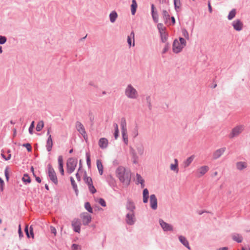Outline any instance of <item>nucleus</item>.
<instances>
[{
    "mask_svg": "<svg viewBox=\"0 0 250 250\" xmlns=\"http://www.w3.org/2000/svg\"><path fill=\"white\" fill-rule=\"evenodd\" d=\"M116 175L120 181L128 187L130 183L131 173L129 170H126L123 166H119L116 170Z\"/></svg>",
    "mask_w": 250,
    "mask_h": 250,
    "instance_id": "f257e3e1",
    "label": "nucleus"
},
{
    "mask_svg": "<svg viewBox=\"0 0 250 250\" xmlns=\"http://www.w3.org/2000/svg\"><path fill=\"white\" fill-rule=\"evenodd\" d=\"M78 163L77 159L75 158H69L66 162L67 172L71 174L73 172L77 167Z\"/></svg>",
    "mask_w": 250,
    "mask_h": 250,
    "instance_id": "f03ea898",
    "label": "nucleus"
},
{
    "mask_svg": "<svg viewBox=\"0 0 250 250\" xmlns=\"http://www.w3.org/2000/svg\"><path fill=\"white\" fill-rule=\"evenodd\" d=\"M47 175L50 181L55 185L58 184V180L56 172L50 164L47 165Z\"/></svg>",
    "mask_w": 250,
    "mask_h": 250,
    "instance_id": "7ed1b4c3",
    "label": "nucleus"
},
{
    "mask_svg": "<svg viewBox=\"0 0 250 250\" xmlns=\"http://www.w3.org/2000/svg\"><path fill=\"white\" fill-rule=\"evenodd\" d=\"M125 95L129 98L135 99L138 96V92L131 84L127 85L125 90Z\"/></svg>",
    "mask_w": 250,
    "mask_h": 250,
    "instance_id": "20e7f679",
    "label": "nucleus"
},
{
    "mask_svg": "<svg viewBox=\"0 0 250 250\" xmlns=\"http://www.w3.org/2000/svg\"><path fill=\"white\" fill-rule=\"evenodd\" d=\"M244 129V126L243 125H238L232 128L231 132L229 135V137L230 139H232L234 137L238 136Z\"/></svg>",
    "mask_w": 250,
    "mask_h": 250,
    "instance_id": "39448f33",
    "label": "nucleus"
},
{
    "mask_svg": "<svg viewBox=\"0 0 250 250\" xmlns=\"http://www.w3.org/2000/svg\"><path fill=\"white\" fill-rule=\"evenodd\" d=\"M76 127L78 131L83 136L84 139L86 141L87 140V135L83 125L81 122L77 121L76 123Z\"/></svg>",
    "mask_w": 250,
    "mask_h": 250,
    "instance_id": "423d86ee",
    "label": "nucleus"
},
{
    "mask_svg": "<svg viewBox=\"0 0 250 250\" xmlns=\"http://www.w3.org/2000/svg\"><path fill=\"white\" fill-rule=\"evenodd\" d=\"M50 127H49L47 129V136H48V138L46 141V148L48 152H50L53 146V140L52 139L51 135L50 134Z\"/></svg>",
    "mask_w": 250,
    "mask_h": 250,
    "instance_id": "0eeeda50",
    "label": "nucleus"
},
{
    "mask_svg": "<svg viewBox=\"0 0 250 250\" xmlns=\"http://www.w3.org/2000/svg\"><path fill=\"white\" fill-rule=\"evenodd\" d=\"M81 222L79 219L74 218L71 222L73 230L76 232L79 233L81 230Z\"/></svg>",
    "mask_w": 250,
    "mask_h": 250,
    "instance_id": "6e6552de",
    "label": "nucleus"
},
{
    "mask_svg": "<svg viewBox=\"0 0 250 250\" xmlns=\"http://www.w3.org/2000/svg\"><path fill=\"white\" fill-rule=\"evenodd\" d=\"M159 222L164 231H172L173 230L172 226L165 222L163 219H159Z\"/></svg>",
    "mask_w": 250,
    "mask_h": 250,
    "instance_id": "1a4fd4ad",
    "label": "nucleus"
},
{
    "mask_svg": "<svg viewBox=\"0 0 250 250\" xmlns=\"http://www.w3.org/2000/svg\"><path fill=\"white\" fill-rule=\"evenodd\" d=\"M125 221L129 225H134L136 221L135 212H128L125 216Z\"/></svg>",
    "mask_w": 250,
    "mask_h": 250,
    "instance_id": "9d476101",
    "label": "nucleus"
},
{
    "mask_svg": "<svg viewBox=\"0 0 250 250\" xmlns=\"http://www.w3.org/2000/svg\"><path fill=\"white\" fill-rule=\"evenodd\" d=\"M184 46L182 45L177 39L174 40L172 45V50L175 53L180 52Z\"/></svg>",
    "mask_w": 250,
    "mask_h": 250,
    "instance_id": "9b49d317",
    "label": "nucleus"
},
{
    "mask_svg": "<svg viewBox=\"0 0 250 250\" xmlns=\"http://www.w3.org/2000/svg\"><path fill=\"white\" fill-rule=\"evenodd\" d=\"M81 217L83 220V224L84 226L88 225L91 221V216L87 212L82 213Z\"/></svg>",
    "mask_w": 250,
    "mask_h": 250,
    "instance_id": "f8f14e48",
    "label": "nucleus"
},
{
    "mask_svg": "<svg viewBox=\"0 0 250 250\" xmlns=\"http://www.w3.org/2000/svg\"><path fill=\"white\" fill-rule=\"evenodd\" d=\"M151 14L154 22L155 23H158L159 21L158 14L153 3L151 4Z\"/></svg>",
    "mask_w": 250,
    "mask_h": 250,
    "instance_id": "ddd939ff",
    "label": "nucleus"
},
{
    "mask_svg": "<svg viewBox=\"0 0 250 250\" xmlns=\"http://www.w3.org/2000/svg\"><path fill=\"white\" fill-rule=\"evenodd\" d=\"M233 28L237 31H240L243 29V23L239 19L234 21L232 23Z\"/></svg>",
    "mask_w": 250,
    "mask_h": 250,
    "instance_id": "4468645a",
    "label": "nucleus"
},
{
    "mask_svg": "<svg viewBox=\"0 0 250 250\" xmlns=\"http://www.w3.org/2000/svg\"><path fill=\"white\" fill-rule=\"evenodd\" d=\"M150 206L153 210L157 208V199L155 194H151L150 196Z\"/></svg>",
    "mask_w": 250,
    "mask_h": 250,
    "instance_id": "2eb2a0df",
    "label": "nucleus"
},
{
    "mask_svg": "<svg viewBox=\"0 0 250 250\" xmlns=\"http://www.w3.org/2000/svg\"><path fill=\"white\" fill-rule=\"evenodd\" d=\"M126 209L129 211L128 212H135V206L134 202L130 199H127L126 206Z\"/></svg>",
    "mask_w": 250,
    "mask_h": 250,
    "instance_id": "dca6fc26",
    "label": "nucleus"
},
{
    "mask_svg": "<svg viewBox=\"0 0 250 250\" xmlns=\"http://www.w3.org/2000/svg\"><path fill=\"white\" fill-rule=\"evenodd\" d=\"M209 167L207 166H204L201 167L197 169V176L198 177H200L203 175H205L209 170Z\"/></svg>",
    "mask_w": 250,
    "mask_h": 250,
    "instance_id": "f3484780",
    "label": "nucleus"
},
{
    "mask_svg": "<svg viewBox=\"0 0 250 250\" xmlns=\"http://www.w3.org/2000/svg\"><path fill=\"white\" fill-rule=\"evenodd\" d=\"M226 147H222L218 149H217L214 152L213 154V158L214 159H217L219 158L225 151Z\"/></svg>",
    "mask_w": 250,
    "mask_h": 250,
    "instance_id": "a211bd4d",
    "label": "nucleus"
},
{
    "mask_svg": "<svg viewBox=\"0 0 250 250\" xmlns=\"http://www.w3.org/2000/svg\"><path fill=\"white\" fill-rule=\"evenodd\" d=\"M179 241L187 248L188 250H190V247L189 246V243L187 238L182 235H180L178 237Z\"/></svg>",
    "mask_w": 250,
    "mask_h": 250,
    "instance_id": "6ab92c4d",
    "label": "nucleus"
},
{
    "mask_svg": "<svg viewBox=\"0 0 250 250\" xmlns=\"http://www.w3.org/2000/svg\"><path fill=\"white\" fill-rule=\"evenodd\" d=\"M231 238L233 241L238 243H241L243 239V236L241 234L237 233H232Z\"/></svg>",
    "mask_w": 250,
    "mask_h": 250,
    "instance_id": "aec40b11",
    "label": "nucleus"
},
{
    "mask_svg": "<svg viewBox=\"0 0 250 250\" xmlns=\"http://www.w3.org/2000/svg\"><path fill=\"white\" fill-rule=\"evenodd\" d=\"M99 146L102 148L104 149L107 147L108 140L105 138H102L99 141Z\"/></svg>",
    "mask_w": 250,
    "mask_h": 250,
    "instance_id": "412c9836",
    "label": "nucleus"
},
{
    "mask_svg": "<svg viewBox=\"0 0 250 250\" xmlns=\"http://www.w3.org/2000/svg\"><path fill=\"white\" fill-rule=\"evenodd\" d=\"M29 229H30V232H29V230H28V226H26L25 227L24 231L25 232V234L28 238H30V237H31L32 238H34V235L33 228L32 226H31L30 227Z\"/></svg>",
    "mask_w": 250,
    "mask_h": 250,
    "instance_id": "4be33fe9",
    "label": "nucleus"
},
{
    "mask_svg": "<svg viewBox=\"0 0 250 250\" xmlns=\"http://www.w3.org/2000/svg\"><path fill=\"white\" fill-rule=\"evenodd\" d=\"M130 153L132 155V162L134 164L138 163V157L135 151V150L131 147L130 149Z\"/></svg>",
    "mask_w": 250,
    "mask_h": 250,
    "instance_id": "5701e85b",
    "label": "nucleus"
},
{
    "mask_svg": "<svg viewBox=\"0 0 250 250\" xmlns=\"http://www.w3.org/2000/svg\"><path fill=\"white\" fill-rule=\"evenodd\" d=\"M161 41L163 43L167 42V40L168 37V34L166 32V31L160 33Z\"/></svg>",
    "mask_w": 250,
    "mask_h": 250,
    "instance_id": "b1692460",
    "label": "nucleus"
},
{
    "mask_svg": "<svg viewBox=\"0 0 250 250\" xmlns=\"http://www.w3.org/2000/svg\"><path fill=\"white\" fill-rule=\"evenodd\" d=\"M236 168L240 170H242L247 167V164L245 162H238L236 164Z\"/></svg>",
    "mask_w": 250,
    "mask_h": 250,
    "instance_id": "393cba45",
    "label": "nucleus"
},
{
    "mask_svg": "<svg viewBox=\"0 0 250 250\" xmlns=\"http://www.w3.org/2000/svg\"><path fill=\"white\" fill-rule=\"evenodd\" d=\"M195 158V156L194 155H191V156L188 158L186 160H185L184 162V167H188L191 163L193 161Z\"/></svg>",
    "mask_w": 250,
    "mask_h": 250,
    "instance_id": "a878e982",
    "label": "nucleus"
},
{
    "mask_svg": "<svg viewBox=\"0 0 250 250\" xmlns=\"http://www.w3.org/2000/svg\"><path fill=\"white\" fill-rule=\"evenodd\" d=\"M120 126L121 128V131H127L126 123L125 118L122 117L121 119Z\"/></svg>",
    "mask_w": 250,
    "mask_h": 250,
    "instance_id": "bb28decb",
    "label": "nucleus"
},
{
    "mask_svg": "<svg viewBox=\"0 0 250 250\" xmlns=\"http://www.w3.org/2000/svg\"><path fill=\"white\" fill-rule=\"evenodd\" d=\"M118 17V14L115 11H112L109 14L110 21L112 23H114Z\"/></svg>",
    "mask_w": 250,
    "mask_h": 250,
    "instance_id": "cd10ccee",
    "label": "nucleus"
},
{
    "mask_svg": "<svg viewBox=\"0 0 250 250\" xmlns=\"http://www.w3.org/2000/svg\"><path fill=\"white\" fill-rule=\"evenodd\" d=\"M174 6L175 10L178 12L180 10V8L182 5L180 0H173Z\"/></svg>",
    "mask_w": 250,
    "mask_h": 250,
    "instance_id": "c85d7f7f",
    "label": "nucleus"
},
{
    "mask_svg": "<svg viewBox=\"0 0 250 250\" xmlns=\"http://www.w3.org/2000/svg\"><path fill=\"white\" fill-rule=\"evenodd\" d=\"M96 164L99 174L102 175L103 173V166L101 161L99 159L97 160Z\"/></svg>",
    "mask_w": 250,
    "mask_h": 250,
    "instance_id": "c756f323",
    "label": "nucleus"
},
{
    "mask_svg": "<svg viewBox=\"0 0 250 250\" xmlns=\"http://www.w3.org/2000/svg\"><path fill=\"white\" fill-rule=\"evenodd\" d=\"M137 7V4L136 0H132V4L131 5V12L132 15H134Z\"/></svg>",
    "mask_w": 250,
    "mask_h": 250,
    "instance_id": "7c9ffc66",
    "label": "nucleus"
},
{
    "mask_svg": "<svg viewBox=\"0 0 250 250\" xmlns=\"http://www.w3.org/2000/svg\"><path fill=\"white\" fill-rule=\"evenodd\" d=\"M136 148L139 155H142L144 154V147L141 143L137 144Z\"/></svg>",
    "mask_w": 250,
    "mask_h": 250,
    "instance_id": "2f4dec72",
    "label": "nucleus"
},
{
    "mask_svg": "<svg viewBox=\"0 0 250 250\" xmlns=\"http://www.w3.org/2000/svg\"><path fill=\"white\" fill-rule=\"evenodd\" d=\"M162 15L165 23H167L168 20L170 19V15L166 10L162 11Z\"/></svg>",
    "mask_w": 250,
    "mask_h": 250,
    "instance_id": "473e14b6",
    "label": "nucleus"
},
{
    "mask_svg": "<svg viewBox=\"0 0 250 250\" xmlns=\"http://www.w3.org/2000/svg\"><path fill=\"white\" fill-rule=\"evenodd\" d=\"M22 181H23L25 185L29 184L31 182V178H30L29 175L27 173L24 174L22 178Z\"/></svg>",
    "mask_w": 250,
    "mask_h": 250,
    "instance_id": "72a5a7b5",
    "label": "nucleus"
},
{
    "mask_svg": "<svg viewBox=\"0 0 250 250\" xmlns=\"http://www.w3.org/2000/svg\"><path fill=\"white\" fill-rule=\"evenodd\" d=\"M175 164H171L170 165V169L171 170H173L176 171V172H178V160L177 159H174Z\"/></svg>",
    "mask_w": 250,
    "mask_h": 250,
    "instance_id": "f704fd0d",
    "label": "nucleus"
},
{
    "mask_svg": "<svg viewBox=\"0 0 250 250\" xmlns=\"http://www.w3.org/2000/svg\"><path fill=\"white\" fill-rule=\"evenodd\" d=\"M107 182L111 187H114L115 184V180L111 175H109L106 179Z\"/></svg>",
    "mask_w": 250,
    "mask_h": 250,
    "instance_id": "c9c22d12",
    "label": "nucleus"
},
{
    "mask_svg": "<svg viewBox=\"0 0 250 250\" xmlns=\"http://www.w3.org/2000/svg\"><path fill=\"white\" fill-rule=\"evenodd\" d=\"M236 11L235 9H232L229 12L228 16V19L229 20H231L233 19L236 15Z\"/></svg>",
    "mask_w": 250,
    "mask_h": 250,
    "instance_id": "e433bc0d",
    "label": "nucleus"
},
{
    "mask_svg": "<svg viewBox=\"0 0 250 250\" xmlns=\"http://www.w3.org/2000/svg\"><path fill=\"white\" fill-rule=\"evenodd\" d=\"M86 161L87 167L89 168H91V159L90 154L89 152H86L85 153Z\"/></svg>",
    "mask_w": 250,
    "mask_h": 250,
    "instance_id": "4c0bfd02",
    "label": "nucleus"
},
{
    "mask_svg": "<svg viewBox=\"0 0 250 250\" xmlns=\"http://www.w3.org/2000/svg\"><path fill=\"white\" fill-rule=\"evenodd\" d=\"M44 126V123L43 121H40L36 126V130L37 131H41Z\"/></svg>",
    "mask_w": 250,
    "mask_h": 250,
    "instance_id": "58836bf2",
    "label": "nucleus"
},
{
    "mask_svg": "<svg viewBox=\"0 0 250 250\" xmlns=\"http://www.w3.org/2000/svg\"><path fill=\"white\" fill-rule=\"evenodd\" d=\"M123 141L125 145L128 144V136L127 134V131H121Z\"/></svg>",
    "mask_w": 250,
    "mask_h": 250,
    "instance_id": "ea45409f",
    "label": "nucleus"
},
{
    "mask_svg": "<svg viewBox=\"0 0 250 250\" xmlns=\"http://www.w3.org/2000/svg\"><path fill=\"white\" fill-rule=\"evenodd\" d=\"M84 208L89 213H93V208L91 207L90 204L88 202L85 203Z\"/></svg>",
    "mask_w": 250,
    "mask_h": 250,
    "instance_id": "a19ab883",
    "label": "nucleus"
},
{
    "mask_svg": "<svg viewBox=\"0 0 250 250\" xmlns=\"http://www.w3.org/2000/svg\"><path fill=\"white\" fill-rule=\"evenodd\" d=\"M157 28L159 30V33L166 31V28L164 27L163 24L162 23H158Z\"/></svg>",
    "mask_w": 250,
    "mask_h": 250,
    "instance_id": "79ce46f5",
    "label": "nucleus"
},
{
    "mask_svg": "<svg viewBox=\"0 0 250 250\" xmlns=\"http://www.w3.org/2000/svg\"><path fill=\"white\" fill-rule=\"evenodd\" d=\"M83 180L84 181V182L87 185V186L93 184L92 179L90 177L84 176Z\"/></svg>",
    "mask_w": 250,
    "mask_h": 250,
    "instance_id": "37998d69",
    "label": "nucleus"
},
{
    "mask_svg": "<svg viewBox=\"0 0 250 250\" xmlns=\"http://www.w3.org/2000/svg\"><path fill=\"white\" fill-rule=\"evenodd\" d=\"M165 43V46L162 52V54L166 53L169 50L170 47V44L169 42H166Z\"/></svg>",
    "mask_w": 250,
    "mask_h": 250,
    "instance_id": "c03bdc74",
    "label": "nucleus"
},
{
    "mask_svg": "<svg viewBox=\"0 0 250 250\" xmlns=\"http://www.w3.org/2000/svg\"><path fill=\"white\" fill-rule=\"evenodd\" d=\"M140 182H145L144 180L142 178V177L141 176L140 174L137 173L136 174V184L137 185L139 184Z\"/></svg>",
    "mask_w": 250,
    "mask_h": 250,
    "instance_id": "a18cd8bd",
    "label": "nucleus"
},
{
    "mask_svg": "<svg viewBox=\"0 0 250 250\" xmlns=\"http://www.w3.org/2000/svg\"><path fill=\"white\" fill-rule=\"evenodd\" d=\"M88 189L91 193L94 194L95 193H96L97 192V190L94 187V186H93V184L88 185Z\"/></svg>",
    "mask_w": 250,
    "mask_h": 250,
    "instance_id": "49530a36",
    "label": "nucleus"
},
{
    "mask_svg": "<svg viewBox=\"0 0 250 250\" xmlns=\"http://www.w3.org/2000/svg\"><path fill=\"white\" fill-rule=\"evenodd\" d=\"M9 166H7L5 167V170H4V175L5 176L6 180L7 182H8L9 179Z\"/></svg>",
    "mask_w": 250,
    "mask_h": 250,
    "instance_id": "de8ad7c7",
    "label": "nucleus"
},
{
    "mask_svg": "<svg viewBox=\"0 0 250 250\" xmlns=\"http://www.w3.org/2000/svg\"><path fill=\"white\" fill-rule=\"evenodd\" d=\"M22 146L23 147H25L26 149L28 152H31L32 151V146L29 143H25L23 144Z\"/></svg>",
    "mask_w": 250,
    "mask_h": 250,
    "instance_id": "09e8293b",
    "label": "nucleus"
},
{
    "mask_svg": "<svg viewBox=\"0 0 250 250\" xmlns=\"http://www.w3.org/2000/svg\"><path fill=\"white\" fill-rule=\"evenodd\" d=\"M35 127V122L32 121L30 125V126L28 129L29 133L30 134H33V129Z\"/></svg>",
    "mask_w": 250,
    "mask_h": 250,
    "instance_id": "8fccbe9b",
    "label": "nucleus"
},
{
    "mask_svg": "<svg viewBox=\"0 0 250 250\" xmlns=\"http://www.w3.org/2000/svg\"><path fill=\"white\" fill-rule=\"evenodd\" d=\"M146 101L149 110H151L152 105L151 104V98L150 96H147L146 97Z\"/></svg>",
    "mask_w": 250,
    "mask_h": 250,
    "instance_id": "3c124183",
    "label": "nucleus"
},
{
    "mask_svg": "<svg viewBox=\"0 0 250 250\" xmlns=\"http://www.w3.org/2000/svg\"><path fill=\"white\" fill-rule=\"evenodd\" d=\"M88 117L91 122V125H93L94 123V116L91 112H89L88 113Z\"/></svg>",
    "mask_w": 250,
    "mask_h": 250,
    "instance_id": "603ef678",
    "label": "nucleus"
},
{
    "mask_svg": "<svg viewBox=\"0 0 250 250\" xmlns=\"http://www.w3.org/2000/svg\"><path fill=\"white\" fill-rule=\"evenodd\" d=\"M183 36L187 40H189V35L187 30L184 28L182 30Z\"/></svg>",
    "mask_w": 250,
    "mask_h": 250,
    "instance_id": "864d4df0",
    "label": "nucleus"
},
{
    "mask_svg": "<svg viewBox=\"0 0 250 250\" xmlns=\"http://www.w3.org/2000/svg\"><path fill=\"white\" fill-rule=\"evenodd\" d=\"M7 41V38L5 36H0V44H4Z\"/></svg>",
    "mask_w": 250,
    "mask_h": 250,
    "instance_id": "5fc2aeb1",
    "label": "nucleus"
},
{
    "mask_svg": "<svg viewBox=\"0 0 250 250\" xmlns=\"http://www.w3.org/2000/svg\"><path fill=\"white\" fill-rule=\"evenodd\" d=\"M70 179L71 184L72 185L73 188H76L77 187V185L73 177H70Z\"/></svg>",
    "mask_w": 250,
    "mask_h": 250,
    "instance_id": "6e6d98bb",
    "label": "nucleus"
},
{
    "mask_svg": "<svg viewBox=\"0 0 250 250\" xmlns=\"http://www.w3.org/2000/svg\"><path fill=\"white\" fill-rule=\"evenodd\" d=\"M98 203L103 207H105L106 206V202L103 198H100Z\"/></svg>",
    "mask_w": 250,
    "mask_h": 250,
    "instance_id": "4d7b16f0",
    "label": "nucleus"
},
{
    "mask_svg": "<svg viewBox=\"0 0 250 250\" xmlns=\"http://www.w3.org/2000/svg\"><path fill=\"white\" fill-rule=\"evenodd\" d=\"M179 41H180L179 43L182 45H183L184 47L186 45L187 42L186 41V40L184 38H183L182 37H179Z\"/></svg>",
    "mask_w": 250,
    "mask_h": 250,
    "instance_id": "13d9d810",
    "label": "nucleus"
},
{
    "mask_svg": "<svg viewBox=\"0 0 250 250\" xmlns=\"http://www.w3.org/2000/svg\"><path fill=\"white\" fill-rule=\"evenodd\" d=\"M4 183L3 179L0 177V191L2 192L4 189Z\"/></svg>",
    "mask_w": 250,
    "mask_h": 250,
    "instance_id": "bf43d9fd",
    "label": "nucleus"
},
{
    "mask_svg": "<svg viewBox=\"0 0 250 250\" xmlns=\"http://www.w3.org/2000/svg\"><path fill=\"white\" fill-rule=\"evenodd\" d=\"M143 197H148L149 198V191L147 188H145L143 192Z\"/></svg>",
    "mask_w": 250,
    "mask_h": 250,
    "instance_id": "052dcab7",
    "label": "nucleus"
},
{
    "mask_svg": "<svg viewBox=\"0 0 250 250\" xmlns=\"http://www.w3.org/2000/svg\"><path fill=\"white\" fill-rule=\"evenodd\" d=\"M58 161L59 166H63V157L62 155L58 157Z\"/></svg>",
    "mask_w": 250,
    "mask_h": 250,
    "instance_id": "680f3d73",
    "label": "nucleus"
},
{
    "mask_svg": "<svg viewBox=\"0 0 250 250\" xmlns=\"http://www.w3.org/2000/svg\"><path fill=\"white\" fill-rule=\"evenodd\" d=\"M72 250H80L81 248L79 245L76 244H73L72 245Z\"/></svg>",
    "mask_w": 250,
    "mask_h": 250,
    "instance_id": "e2e57ef3",
    "label": "nucleus"
},
{
    "mask_svg": "<svg viewBox=\"0 0 250 250\" xmlns=\"http://www.w3.org/2000/svg\"><path fill=\"white\" fill-rule=\"evenodd\" d=\"M59 171L62 175H64V171L63 169V166H58Z\"/></svg>",
    "mask_w": 250,
    "mask_h": 250,
    "instance_id": "0e129e2a",
    "label": "nucleus"
},
{
    "mask_svg": "<svg viewBox=\"0 0 250 250\" xmlns=\"http://www.w3.org/2000/svg\"><path fill=\"white\" fill-rule=\"evenodd\" d=\"M18 233H19L20 238L22 237L23 236V234L22 231L21 230V225H19Z\"/></svg>",
    "mask_w": 250,
    "mask_h": 250,
    "instance_id": "69168bd1",
    "label": "nucleus"
},
{
    "mask_svg": "<svg viewBox=\"0 0 250 250\" xmlns=\"http://www.w3.org/2000/svg\"><path fill=\"white\" fill-rule=\"evenodd\" d=\"M133 134L134 135V137H136L138 135V128L137 126L134 128L133 131Z\"/></svg>",
    "mask_w": 250,
    "mask_h": 250,
    "instance_id": "338daca9",
    "label": "nucleus"
},
{
    "mask_svg": "<svg viewBox=\"0 0 250 250\" xmlns=\"http://www.w3.org/2000/svg\"><path fill=\"white\" fill-rule=\"evenodd\" d=\"M33 175L35 177L36 181L39 183H40L42 182V180L40 177L37 176L34 172H33Z\"/></svg>",
    "mask_w": 250,
    "mask_h": 250,
    "instance_id": "774afa93",
    "label": "nucleus"
}]
</instances>
